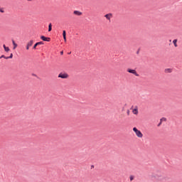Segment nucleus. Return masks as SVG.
<instances>
[{"mask_svg":"<svg viewBox=\"0 0 182 182\" xmlns=\"http://www.w3.org/2000/svg\"><path fill=\"white\" fill-rule=\"evenodd\" d=\"M58 77H60L61 79H68L69 77V75L67 73H60L58 75Z\"/></svg>","mask_w":182,"mask_h":182,"instance_id":"3","label":"nucleus"},{"mask_svg":"<svg viewBox=\"0 0 182 182\" xmlns=\"http://www.w3.org/2000/svg\"><path fill=\"white\" fill-rule=\"evenodd\" d=\"M14 58V54L11 53L10 56L6 57V59H12Z\"/></svg>","mask_w":182,"mask_h":182,"instance_id":"15","label":"nucleus"},{"mask_svg":"<svg viewBox=\"0 0 182 182\" xmlns=\"http://www.w3.org/2000/svg\"><path fill=\"white\" fill-rule=\"evenodd\" d=\"M27 45L31 48L33 45V40H31L27 43Z\"/></svg>","mask_w":182,"mask_h":182,"instance_id":"12","label":"nucleus"},{"mask_svg":"<svg viewBox=\"0 0 182 182\" xmlns=\"http://www.w3.org/2000/svg\"><path fill=\"white\" fill-rule=\"evenodd\" d=\"M64 41L66 42V36L63 37Z\"/></svg>","mask_w":182,"mask_h":182,"instance_id":"21","label":"nucleus"},{"mask_svg":"<svg viewBox=\"0 0 182 182\" xmlns=\"http://www.w3.org/2000/svg\"><path fill=\"white\" fill-rule=\"evenodd\" d=\"M133 114H139V108L137 107H135L134 109H132Z\"/></svg>","mask_w":182,"mask_h":182,"instance_id":"5","label":"nucleus"},{"mask_svg":"<svg viewBox=\"0 0 182 182\" xmlns=\"http://www.w3.org/2000/svg\"><path fill=\"white\" fill-rule=\"evenodd\" d=\"M12 43L14 45L13 49L14 50L16 49V48H18V44H16V43H15V41H14V40L12 41Z\"/></svg>","mask_w":182,"mask_h":182,"instance_id":"9","label":"nucleus"},{"mask_svg":"<svg viewBox=\"0 0 182 182\" xmlns=\"http://www.w3.org/2000/svg\"><path fill=\"white\" fill-rule=\"evenodd\" d=\"M133 132H134L136 137H139V139H142L143 138V133H141V131L139 130L137 128L134 127L133 128Z\"/></svg>","mask_w":182,"mask_h":182,"instance_id":"1","label":"nucleus"},{"mask_svg":"<svg viewBox=\"0 0 182 182\" xmlns=\"http://www.w3.org/2000/svg\"><path fill=\"white\" fill-rule=\"evenodd\" d=\"M127 71L129 73H132V75H134L135 76H139V74L137 73V71H136V70H132L130 68H128L127 70Z\"/></svg>","mask_w":182,"mask_h":182,"instance_id":"2","label":"nucleus"},{"mask_svg":"<svg viewBox=\"0 0 182 182\" xmlns=\"http://www.w3.org/2000/svg\"><path fill=\"white\" fill-rule=\"evenodd\" d=\"M50 31H52V23L48 25V32H50Z\"/></svg>","mask_w":182,"mask_h":182,"instance_id":"14","label":"nucleus"},{"mask_svg":"<svg viewBox=\"0 0 182 182\" xmlns=\"http://www.w3.org/2000/svg\"><path fill=\"white\" fill-rule=\"evenodd\" d=\"M74 15H77V16H80V15H82V12L79 11H74Z\"/></svg>","mask_w":182,"mask_h":182,"instance_id":"8","label":"nucleus"},{"mask_svg":"<svg viewBox=\"0 0 182 182\" xmlns=\"http://www.w3.org/2000/svg\"><path fill=\"white\" fill-rule=\"evenodd\" d=\"M173 43L174 46H175V48H177L178 46V45H177V39H174L173 41Z\"/></svg>","mask_w":182,"mask_h":182,"instance_id":"13","label":"nucleus"},{"mask_svg":"<svg viewBox=\"0 0 182 182\" xmlns=\"http://www.w3.org/2000/svg\"><path fill=\"white\" fill-rule=\"evenodd\" d=\"M0 12H1V14H4V9L0 7Z\"/></svg>","mask_w":182,"mask_h":182,"instance_id":"18","label":"nucleus"},{"mask_svg":"<svg viewBox=\"0 0 182 182\" xmlns=\"http://www.w3.org/2000/svg\"><path fill=\"white\" fill-rule=\"evenodd\" d=\"M129 180H130V181H133L134 180V176H131L129 177Z\"/></svg>","mask_w":182,"mask_h":182,"instance_id":"16","label":"nucleus"},{"mask_svg":"<svg viewBox=\"0 0 182 182\" xmlns=\"http://www.w3.org/2000/svg\"><path fill=\"white\" fill-rule=\"evenodd\" d=\"M3 48L5 50V52H9V47H6V46H5V44L3 45Z\"/></svg>","mask_w":182,"mask_h":182,"instance_id":"11","label":"nucleus"},{"mask_svg":"<svg viewBox=\"0 0 182 182\" xmlns=\"http://www.w3.org/2000/svg\"><path fill=\"white\" fill-rule=\"evenodd\" d=\"M60 54H61V55H63V51H61V52H60Z\"/></svg>","mask_w":182,"mask_h":182,"instance_id":"22","label":"nucleus"},{"mask_svg":"<svg viewBox=\"0 0 182 182\" xmlns=\"http://www.w3.org/2000/svg\"><path fill=\"white\" fill-rule=\"evenodd\" d=\"M105 16L106 17L107 19H108V21H110V19L112 18V14H106Z\"/></svg>","mask_w":182,"mask_h":182,"instance_id":"10","label":"nucleus"},{"mask_svg":"<svg viewBox=\"0 0 182 182\" xmlns=\"http://www.w3.org/2000/svg\"><path fill=\"white\" fill-rule=\"evenodd\" d=\"M29 48H31L29 46H28V44L26 45V50H29Z\"/></svg>","mask_w":182,"mask_h":182,"instance_id":"19","label":"nucleus"},{"mask_svg":"<svg viewBox=\"0 0 182 182\" xmlns=\"http://www.w3.org/2000/svg\"><path fill=\"white\" fill-rule=\"evenodd\" d=\"M41 39H42V41H44V42H50V38H47V37H45L44 36H41Z\"/></svg>","mask_w":182,"mask_h":182,"instance_id":"4","label":"nucleus"},{"mask_svg":"<svg viewBox=\"0 0 182 182\" xmlns=\"http://www.w3.org/2000/svg\"><path fill=\"white\" fill-rule=\"evenodd\" d=\"M28 1H30V2H31V1H35V0H28Z\"/></svg>","mask_w":182,"mask_h":182,"instance_id":"23","label":"nucleus"},{"mask_svg":"<svg viewBox=\"0 0 182 182\" xmlns=\"http://www.w3.org/2000/svg\"><path fill=\"white\" fill-rule=\"evenodd\" d=\"M38 45H43V41H40V42L36 43L33 46V49H36V46H38Z\"/></svg>","mask_w":182,"mask_h":182,"instance_id":"6","label":"nucleus"},{"mask_svg":"<svg viewBox=\"0 0 182 182\" xmlns=\"http://www.w3.org/2000/svg\"><path fill=\"white\" fill-rule=\"evenodd\" d=\"M2 58H4V59H6V57H5V55H2L1 57H0V59H2Z\"/></svg>","mask_w":182,"mask_h":182,"instance_id":"20","label":"nucleus"},{"mask_svg":"<svg viewBox=\"0 0 182 182\" xmlns=\"http://www.w3.org/2000/svg\"><path fill=\"white\" fill-rule=\"evenodd\" d=\"M173 72V69L171 68H166L164 70L165 73H171Z\"/></svg>","mask_w":182,"mask_h":182,"instance_id":"7","label":"nucleus"},{"mask_svg":"<svg viewBox=\"0 0 182 182\" xmlns=\"http://www.w3.org/2000/svg\"><path fill=\"white\" fill-rule=\"evenodd\" d=\"M63 38H65V36H66V31H63Z\"/></svg>","mask_w":182,"mask_h":182,"instance_id":"17","label":"nucleus"}]
</instances>
